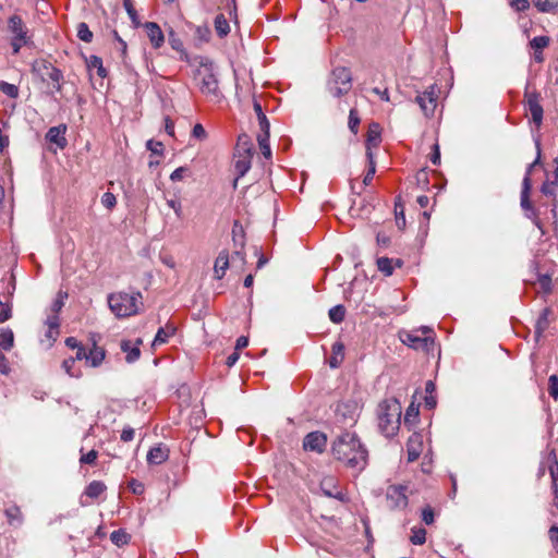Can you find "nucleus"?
<instances>
[{"label": "nucleus", "instance_id": "f257e3e1", "mask_svg": "<svg viewBox=\"0 0 558 558\" xmlns=\"http://www.w3.org/2000/svg\"><path fill=\"white\" fill-rule=\"evenodd\" d=\"M331 452L336 460L356 472L363 471L368 463V451L354 433L339 435L332 442Z\"/></svg>", "mask_w": 558, "mask_h": 558}, {"label": "nucleus", "instance_id": "f03ea898", "mask_svg": "<svg viewBox=\"0 0 558 558\" xmlns=\"http://www.w3.org/2000/svg\"><path fill=\"white\" fill-rule=\"evenodd\" d=\"M377 416L380 432L386 437H391L400 427L401 404L397 399H386L379 403Z\"/></svg>", "mask_w": 558, "mask_h": 558}, {"label": "nucleus", "instance_id": "7ed1b4c3", "mask_svg": "<svg viewBox=\"0 0 558 558\" xmlns=\"http://www.w3.org/2000/svg\"><path fill=\"white\" fill-rule=\"evenodd\" d=\"M141 300V292H117L108 296V304L117 317H129L138 312Z\"/></svg>", "mask_w": 558, "mask_h": 558}, {"label": "nucleus", "instance_id": "20e7f679", "mask_svg": "<svg viewBox=\"0 0 558 558\" xmlns=\"http://www.w3.org/2000/svg\"><path fill=\"white\" fill-rule=\"evenodd\" d=\"M254 146L247 134H241L234 149V169L238 178L243 177L251 169Z\"/></svg>", "mask_w": 558, "mask_h": 558}, {"label": "nucleus", "instance_id": "39448f33", "mask_svg": "<svg viewBox=\"0 0 558 558\" xmlns=\"http://www.w3.org/2000/svg\"><path fill=\"white\" fill-rule=\"evenodd\" d=\"M352 88V73L349 68L336 66L327 80V90L333 97L347 95Z\"/></svg>", "mask_w": 558, "mask_h": 558}, {"label": "nucleus", "instance_id": "423d86ee", "mask_svg": "<svg viewBox=\"0 0 558 558\" xmlns=\"http://www.w3.org/2000/svg\"><path fill=\"white\" fill-rule=\"evenodd\" d=\"M430 331V328L422 327L420 330L401 331L399 337L402 343L412 349L429 351L430 347L434 344V339L427 335Z\"/></svg>", "mask_w": 558, "mask_h": 558}, {"label": "nucleus", "instance_id": "0eeeda50", "mask_svg": "<svg viewBox=\"0 0 558 558\" xmlns=\"http://www.w3.org/2000/svg\"><path fill=\"white\" fill-rule=\"evenodd\" d=\"M525 109L530 112L533 123L539 128L543 123L544 110L541 105V94L538 92H529L525 89Z\"/></svg>", "mask_w": 558, "mask_h": 558}, {"label": "nucleus", "instance_id": "6e6552de", "mask_svg": "<svg viewBox=\"0 0 558 558\" xmlns=\"http://www.w3.org/2000/svg\"><path fill=\"white\" fill-rule=\"evenodd\" d=\"M408 486L405 485H389L386 492V499L389 502L391 510H402L408 506L407 496Z\"/></svg>", "mask_w": 558, "mask_h": 558}, {"label": "nucleus", "instance_id": "1a4fd4ad", "mask_svg": "<svg viewBox=\"0 0 558 558\" xmlns=\"http://www.w3.org/2000/svg\"><path fill=\"white\" fill-rule=\"evenodd\" d=\"M437 88L435 85L430 86L423 94L416 96L415 101L421 107L423 113L428 117L432 116L437 106Z\"/></svg>", "mask_w": 558, "mask_h": 558}, {"label": "nucleus", "instance_id": "9d476101", "mask_svg": "<svg viewBox=\"0 0 558 558\" xmlns=\"http://www.w3.org/2000/svg\"><path fill=\"white\" fill-rule=\"evenodd\" d=\"M320 489L327 497L335 498L340 501H344L345 496L339 485V482L333 476H326L320 481Z\"/></svg>", "mask_w": 558, "mask_h": 558}, {"label": "nucleus", "instance_id": "9b49d317", "mask_svg": "<svg viewBox=\"0 0 558 558\" xmlns=\"http://www.w3.org/2000/svg\"><path fill=\"white\" fill-rule=\"evenodd\" d=\"M201 92L207 96L213 97L218 100L220 98V93L218 88V80L216 75L211 72H206L202 75L199 82Z\"/></svg>", "mask_w": 558, "mask_h": 558}, {"label": "nucleus", "instance_id": "f8f14e48", "mask_svg": "<svg viewBox=\"0 0 558 558\" xmlns=\"http://www.w3.org/2000/svg\"><path fill=\"white\" fill-rule=\"evenodd\" d=\"M327 444V437L320 432H312L304 437L303 448L308 451L323 452Z\"/></svg>", "mask_w": 558, "mask_h": 558}, {"label": "nucleus", "instance_id": "ddd939ff", "mask_svg": "<svg viewBox=\"0 0 558 558\" xmlns=\"http://www.w3.org/2000/svg\"><path fill=\"white\" fill-rule=\"evenodd\" d=\"M423 435L413 433L407 441L408 462L416 461L423 451Z\"/></svg>", "mask_w": 558, "mask_h": 558}, {"label": "nucleus", "instance_id": "4468645a", "mask_svg": "<svg viewBox=\"0 0 558 558\" xmlns=\"http://www.w3.org/2000/svg\"><path fill=\"white\" fill-rule=\"evenodd\" d=\"M550 45L549 36H536L529 41V47L533 51V59L536 63L545 61L544 49Z\"/></svg>", "mask_w": 558, "mask_h": 558}, {"label": "nucleus", "instance_id": "2eb2a0df", "mask_svg": "<svg viewBox=\"0 0 558 558\" xmlns=\"http://www.w3.org/2000/svg\"><path fill=\"white\" fill-rule=\"evenodd\" d=\"M66 125L59 124L57 126H52L46 133V141L54 144L57 148L64 149L68 145V141L65 138Z\"/></svg>", "mask_w": 558, "mask_h": 558}, {"label": "nucleus", "instance_id": "dca6fc26", "mask_svg": "<svg viewBox=\"0 0 558 558\" xmlns=\"http://www.w3.org/2000/svg\"><path fill=\"white\" fill-rule=\"evenodd\" d=\"M381 142V128L379 123L372 122L368 125L367 134H366V155L373 153V148L379 146Z\"/></svg>", "mask_w": 558, "mask_h": 558}, {"label": "nucleus", "instance_id": "f3484780", "mask_svg": "<svg viewBox=\"0 0 558 558\" xmlns=\"http://www.w3.org/2000/svg\"><path fill=\"white\" fill-rule=\"evenodd\" d=\"M4 515L8 524L14 529H20L24 523V514L21 508L15 504H10L4 509Z\"/></svg>", "mask_w": 558, "mask_h": 558}, {"label": "nucleus", "instance_id": "a211bd4d", "mask_svg": "<svg viewBox=\"0 0 558 558\" xmlns=\"http://www.w3.org/2000/svg\"><path fill=\"white\" fill-rule=\"evenodd\" d=\"M144 27L153 47L160 48L165 41V36L160 26L155 22H146Z\"/></svg>", "mask_w": 558, "mask_h": 558}, {"label": "nucleus", "instance_id": "6ab92c4d", "mask_svg": "<svg viewBox=\"0 0 558 558\" xmlns=\"http://www.w3.org/2000/svg\"><path fill=\"white\" fill-rule=\"evenodd\" d=\"M169 448L166 445L159 444L147 453V462L149 464H161L169 458Z\"/></svg>", "mask_w": 558, "mask_h": 558}, {"label": "nucleus", "instance_id": "aec40b11", "mask_svg": "<svg viewBox=\"0 0 558 558\" xmlns=\"http://www.w3.org/2000/svg\"><path fill=\"white\" fill-rule=\"evenodd\" d=\"M142 339H137L134 345L130 340H123L121 342V350L126 353L125 361L128 363H134L140 359V345L142 344Z\"/></svg>", "mask_w": 558, "mask_h": 558}, {"label": "nucleus", "instance_id": "412c9836", "mask_svg": "<svg viewBox=\"0 0 558 558\" xmlns=\"http://www.w3.org/2000/svg\"><path fill=\"white\" fill-rule=\"evenodd\" d=\"M229 264H230L229 254L226 250H223L218 254V256L215 260L214 272H215L216 279L223 278L227 269L229 268Z\"/></svg>", "mask_w": 558, "mask_h": 558}, {"label": "nucleus", "instance_id": "4be33fe9", "mask_svg": "<svg viewBox=\"0 0 558 558\" xmlns=\"http://www.w3.org/2000/svg\"><path fill=\"white\" fill-rule=\"evenodd\" d=\"M44 70H45L44 75L47 76L51 82L54 83L56 92H61V89H62L61 81L63 80V74H62L61 70H59L58 68L53 66L50 63H44Z\"/></svg>", "mask_w": 558, "mask_h": 558}, {"label": "nucleus", "instance_id": "5701e85b", "mask_svg": "<svg viewBox=\"0 0 558 558\" xmlns=\"http://www.w3.org/2000/svg\"><path fill=\"white\" fill-rule=\"evenodd\" d=\"M8 27L9 31L14 35V37H17V39H23L27 37L25 25L19 15H12L9 19Z\"/></svg>", "mask_w": 558, "mask_h": 558}, {"label": "nucleus", "instance_id": "b1692460", "mask_svg": "<svg viewBox=\"0 0 558 558\" xmlns=\"http://www.w3.org/2000/svg\"><path fill=\"white\" fill-rule=\"evenodd\" d=\"M344 359V344L342 341H336L331 348V356L329 359V365L331 368H337L343 362Z\"/></svg>", "mask_w": 558, "mask_h": 558}, {"label": "nucleus", "instance_id": "393cba45", "mask_svg": "<svg viewBox=\"0 0 558 558\" xmlns=\"http://www.w3.org/2000/svg\"><path fill=\"white\" fill-rule=\"evenodd\" d=\"M550 315H551V310L549 307H545L541 312V314H539V316H538V318H537V320L535 323V336H536V338L542 337L543 333L545 332V330L548 328L549 323H550L549 322V316Z\"/></svg>", "mask_w": 558, "mask_h": 558}, {"label": "nucleus", "instance_id": "a878e982", "mask_svg": "<svg viewBox=\"0 0 558 558\" xmlns=\"http://www.w3.org/2000/svg\"><path fill=\"white\" fill-rule=\"evenodd\" d=\"M177 329L173 325H166V327H160L154 338L153 347L161 345L168 342V339L174 336Z\"/></svg>", "mask_w": 558, "mask_h": 558}, {"label": "nucleus", "instance_id": "bb28decb", "mask_svg": "<svg viewBox=\"0 0 558 558\" xmlns=\"http://www.w3.org/2000/svg\"><path fill=\"white\" fill-rule=\"evenodd\" d=\"M107 490V486L101 481H92L84 490V495L90 499H96Z\"/></svg>", "mask_w": 558, "mask_h": 558}, {"label": "nucleus", "instance_id": "cd10ccee", "mask_svg": "<svg viewBox=\"0 0 558 558\" xmlns=\"http://www.w3.org/2000/svg\"><path fill=\"white\" fill-rule=\"evenodd\" d=\"M105 350L94 344L93 348L88 351L86 363L92 367H98L105 360Z\"/></svg>", "mask_w": 558, "mask_h": 558}, {"label": "nucleus", "instance_id": "c85d7f7f", "mask_svg": "<svg viewBox=\"0 0 558 558\" xmlns=\"http://www.w3.org/2000/svg\"><path fill=\"white\" fill-rule=\"evenodd\" d=\"M530 191H531V179L529 178V173H525V177L522 182V191H521V207L524 211L534 207L530 201Z\"/></svg>", "mask_w": 558, "mask_h": 558}, {"label": "nucleus", "instance_id": "c756f323", "mask_svg": "<svg viewBox=\"0 0 558 558\" xmlns=\"http://www.w3.org/2000/svg\"><path fill=\"white\" fill-rule=\"evenodd\" d=\"M232 242L234 248L245 247V232L239 221H234L232 227Z\"/></svg>", "mask_w": 558, "mask_h": 558}, {"label": "nucleus", "instance_id": "7c9ffc66", "mask_svg": "<svg viewBox=\"0 0 558 558\" xmlns=\"http://www.w3.org/2000/svg\"><path fill=\"white\" fill-rule=\"evenodd\" d=\"M14 347V333L10 328H0V350L10 351Z\"/></svg>", "mask_w": 558, "mask_h": 558}, {"label": "nucleus", "instance_id": "2f4dec72", "mask_svg": "<svg viewBox=\"0 0 558 558\" xmlns=\"http://www.w3.org/2000/svg\"><path fill=\"white\" fill-rule=\"evenodd\" d=\"M544 463L548 469L551 481H558V458L554 449L548 452Z\"/></svg>", "mask_w": 558, "mask_h": 558}, {"label": "nucleus", "instance_id": "473e14b6", "mask_svg": "<svg viewBox=\"0 0 558 558\" xmlns=\"http://www.w3.org/2000/svg\"><path fill=\"white\" fill-rule=\"evenodd\" d=\"M253 108L258 119L260 133H269L270 124L263 111L262 105L257 100H254Z\"/></svg>", "mask_w": 558, "mask_h": 558}, {"label": "nucleus", "instance_id": "72a5a7b5", "mask_svg": "<svg viewBox=\"0 0 558 558\" xmlns=\"http://www.w3.org/2000/svg\"><path fill=\"white\" fill-rule=\"evenodd\" d=\"M86 65L89 71L96 70L99 77L105 78L107 76V70L102 65L101 58L97 56H90L86 59Z\"/></svg>", "mask_w": 558, "mask_h": 558}, {"label": "nucleus", "instance_id": "f704fd0d", "mask_svg": "<svg viewBox=\"0 0 558 558\" xmlns=\"http://www.w3.org/2000/svg\"><path fill=\"white\" fill-rule=\"evenodd\" d=\"M533 4L543 13H555L558 9V0H533Z\"/></svg>", "mask_w": 558, "mask_h": 558}, {"label": "nucleus", "instance_id": "c9c22d12", "mask_svg": "<svg viewBox=\"0 0 558 558\" xmlns=\"http://www.w3.org/2000/svg\"><path fill=\"white\" fill-rule=\"evenodd\" d=\"M214 24H215V31L220 38H222L229 34L230 26H229V23L223 14H218L215 17Z\"/></svg>", "mask_w": 558, "mask_h": 558}, {"label": "nucleus", "instance_id": "e433bc0d", "mask_svg": "<svg viewBox=\"0 0 558 558\" xmlns=\"http://www.w3.org/2000/svg\"><path fill=\"white\" fill-rule=\"evenodd\" d=\"M111 542L118 547H122L130 542V535L124 530H116L110 534Z\"/></svg>", "mask_w": 558, "mask_h": 558}, {"label": "nucleus", "instance_id": "4c0bfd02", "mask_svg": "<svg viewBox=\"0 0 558 558\" xmlns=\"http://www.w3.org/2000/svg\"><path fill=\"white\" fill-rule=\"evenodd\" d=\"M329 319L335 324H340L345 317V307L341 304L336 305L329 310Z\"/></svg>", "mask_w": 558, "mask_h": 558}, {"label": "nucleus", "instance_id": "58836bf2", "mask_svg": "<svg viewBox=\"0 0 558 558\" xmlns=\"http://www.w3.org/2000/svg\"><path fill=\"white\" fill-rule=\"evenodd\" d=\"M257 142L259 144L264 157L269 159L271 157V149L269 146V133H259L257 135Z\"/></svg>", "mask_w": 558, "mask_h": 558}, {"label": "nucleus", "instance_id": "ea45409f", "mask_svg": "<svg viewBox=\"0 0 558 558\" xmlns=\"http://www.w3.org/2000/svg\"><path fill=\"white\" fill-rule=\"evenodd\" d=\"M393 260L388 257H379L377 258V268L380 270L385 276H391L393 272Z\"/></svg>", "mask_w": 558, "mask_h": 558}, {"label": "nucleus", "instance_id": "a19ab883", "mask_svg": "<svg viewBox=\"0 0 558 558\" xmlns=\"http://www.w3.org/2000/svg\"><path fill=\"white\" fill-rule=\"evenodd\" d=\"M367 160H368V169H367V172L364 177V180H363V184L364 185H368L372 180H373V177L376 172V162H375V159H374V154L373 153H369L367 154Z\"/></svg>", "mask_w": 558, "mask_h": 558}, {"label": "nucleus", "instance_id": "79ce46f5", "mask_svg": "<svg viewBox=\"0 0 558 558\" xmlns=\"http://www.w3.org/2000/svg\"><path fill=\"white\" fill-rule=\"evenodd\" d=\"M360 122L361 119L359 117L357 110L355 108H352L349 112L348 126L353 134H357Z\"/></svg>", "mask_w": 558, "mask_h": 558}, {"label": "nucleus", "instance_id": "37998d69", "mask_svg": "<svg viewBox=\"0 0 558 558\" xmlns=\"http://www.w3.org/2000/svg\"><path fill=\"white\" fill-rule=\"evenodd\" d=\"M74 364H75V359H72V357L65 359L62 362V368L69 376L74 377V378H80L82 373H81V371H76L74 368Z\"/></svg>", "mask_w": 558, "mask_h": 558}, {"label": "nucleus", "instance_id": "c03bdc74", "mask_svg": "<svg viewBox=\"0 0 558 558\" xmlns=\"http://www.w3.org/2000/svg\"><path fill=\"white\" fill-rule=\"evenodd\" d=\"M410 541L414 545H423L426 542V530L423 527H413Z\"/></svg>", "mask_w": 558, "mask_h": 558}, {"label": "nucleus", "instance_id": "a18cd8bd", "mask_svg": "<svg viewBox=\"0 0 558 558\" xmlns=\"http://www.w3.org/2000/svg\"><path fill=\"white\" fill-rule=\"evenodd\" d=\"M0 90L10 98H17L19 96V87L4 81L0 82Z\"/></svg>", "mask_w": 558, "mask_h": 558}, {"label": "nucleus", "instance_id": "49530a36", "mask_svg": "<svg viewBox=\"0 0 558 558\" xmlns=\"http://www.w3.org/2000/svg\"><path fill=\"white\" fill-rule=\"evenodd\" d=\"M77 37L85 41L90 43L93 39V33L89 31V27L86 23H80L77 26Z\"/></svg>", "mask_w": 558, "mask_h": 558}, {"label": "nucleus", "instance_id": "de8ad7c7", "mask_svg": "<svg viewBox=\"0 0 558 558\" xmlns=\"http://www.w3.org/2000/svg\"><path fill=\"white\" fill-rule=\"evenodd\" d=\"M537 283L539 286V289L544 292V293H549L551 291V278L550 276L548 275H542V274H538L537 275Z\"/></svg>", "mask_w": 558, "mask_h": 558}, {"label": "nucleus", "instance_id": "09e8293b", "mask_svg": "<svg viewBox=\"0 0 558 558\" xmlns=\"http://www.w3.org/2000/svg\"><path fill=\"white\" fill-rule=\"evenodd\" d=\"M98 458V452L94 449L88 451L87 453H83V449H81L80 463L81 464H95Z\"/></svg>", "mask_w": 558, "mask_h": 558}, {"label": "nucleus", "instance_id": "8fccbe9b", "mask_svg": "<svg viewBox=\"0 0 558 558\" xmlns=\"http://www.w3.org/2000/svg\"><path fill=\"white\" fill-rule=\"evenodd\" d=\"M123 7H124L125 11L128 12L131 21L136 26H138L140 25V19H138L136 10L133 7L132 0H123Z\"/></svg>", "mask_w": 558, "mask_h": 558}, {"label": "nucleus", "instance_id": "3c124183", "mask_svg": "<svg viewBox=\"0 0 558 558\" xmlns=\"http://www.w3.org/2000/svg\"><path fill=\"white\" fill-rule=\"evenodd\" d=\"M548 393L555 400L558 399V376L550 375L548 378Z\"/></svg>", "mask_w": 558, "mask_h": 558}, {"label": "nucleus", "instance_id": "603ef678", "mask_svg": "<svg viewBox=\"0 0 558 558\" xmlns=\"http://www.w3.org/2000/svg\"><path fill=\"white\" fill-rule=\"evenodd\" d=\"M101 204L111 210L117 205V198L114 194L111 192L104 193L101 196Z\"/></svg>", "mask_w": 558, "mask_h": 558}, {"label": "nucleus", "instance_id": "864d4df0", "mask_svg": "<svg viewBox=\"0 0 558 558\" xmlns=\"http://www.w3.org/2000/svg\"><path fill=\"white\" fill-rule=\"evenodd\" d=\"M418 416V408H416L414 404H411L405 412L404 415V424H411L414 422Z\"/></svg>", "mask_w": 558, "mask_h": 558}, {"label": "nucleus", "instance_id": "5fc2aeb1", "mask_svg": "<svg viewBox=\"0 0 558 558\" xmlns=\"http://www.w3.org/2000/svg\"><path fill=\"white\" fill-rule=\"evenodd\" d=\"M422 520L427 525H430L434 523L435 513H434V509L430 506H426L425 508H423Z\"/></svg>", "mask_w": 558, "mask_h": 558}, {"label": "nucleus", "instance_id": "6e6d98bb", "mask_svg": "<svg viewBox=\"0 0 558 558\" xmlns=\"http://www.w3.org/2000/svg\"><path fill=\"white\" fill-rule=\"evenodd\" d=\"M146 146L147 149L151 151V156H160L162 154L163 145L161 142H155L150 140L147 142Z\"/></svg>", "mask_w": 558, "mask_h": 558}, {"label": "nucleus", "instance_id": "4d7b16f0", "mask_svg": "<svg viewBox=\"0 0 558 558\" xmlns=\"http://www.w3.org/2000/svg\"><path fill=\"white\" fill-rule=\"evenodd\" d=\"M192 136L196 140L204 141L207 137V132L201 123L194 125Z\"/></svg>", "mask_w": 558, "mask_h": 558}, {"label": "nucleus", "instance_id": "13d9d810", "mask_svg": "<svg viewBox=\"0 0 558 558\" xmlns=\"http://www.w3.org/2000/svg\"><path fill=\"white\" fill-rule=\"evenodd\" d=\"M524 214H525V217L531 219L533 221V223L538 229H542V222H541L539 217H538V211L534 207H532L529 210L524 211Z\"/></svg>", "mask_w": 558, "mask_h": 558}, {"label": "nucleus", "instance_id": "bf43d9fd", "mask_svg": "<svg viewBox=\"0 0 558 558\" xmlns=\"http://www.w3.org/2000/svg\"><path fill=\"white\" fill-rule=\"evenodd\" d=\"M129 488L132 490L133 494L135 495H142L145 490V487L144 485L135 480V478H132L129 484H128Z\"/></svg>", "mask_w": 558, "mask_h": 558}, {"label": "nucleus", "instance_id": "052dcab7", "mask_svg": "<svg viewBox=\"0 0 558 558\" xmlns=\"http://www.w3.org/2000/svg\"><path fill=\"white\" fill-rule=\"evenodd\" d=\"M231 260L233 264L239 262L240 266H243L245 264L244 248H234L231 255Z\"/></svg>", "mask_w": 558, "mask_h": 558}, {"label": "nucleus", "instance_id": "680f3d73", "mask_svg": "<svg viewBox=\"0 0 558 558\" xmlns=\"http://www.w3.org/2000/svg\"><path fill=\"white\" fill-rule=\"evenodd\" d=\"M548 537L553 544L555 551L558 554V526H550L548 531Z\"/></svg>", "mask_w": 558, "mask_h": 558}, {"label": "nucleus", "instance_id": "e2e57ef3", "mask_svg": "<svg viewBox=\"0 0 558 558\" xmlns=\"http://www.w3.org/2000/svg\"><path fill=\"white\" fill-rule=\"evenodd\" d=\"M510 5L517 12H523L530 8V2L527 0H511Z\"/></svg>", "mask_w": 558, "mask_h": 558}, {"label": "nucleus", "instance_id": "0e129e2a", "mask_svg": "<svg viewBox=\"0 0 558 558\" xmlns=\"http://www.w3.org/2000/svg\"><path fill=\"white\" fill-rule=\"evenodd\" d=\"M134 435H135L134 428H132L130 426H126V427H124L122 429V433L120 435V439L123 442H129V441H132L134 439Z\"/></svg>", "mask_w": 558, "mask_h": 558}, {"label": "nucleus", "instance_id": "69168bd1", "mask_svg": "<svg viewBox=\"0 0 558 558\" xmlns=\"http://www.w3.org/2000/svg\"><path fill=\"white\" fill-rule=\"evenodd\" d=\"M189 169L186 167H179L171 173L170 179L173 182L181 181Z\"/></svg>", "mask_w": 558, "mask_h": 558}, {"label": "nucleus", "instance_id": "338daca9", "mask_svg": "<svg viewBox=\"0 0 558 558\" xmlns=\"http://www.w3.org/2000/svg\"><path fill=\"white\" fill-rule=\"evenodd\" d=\"M60 329L54 327H47V331L45 333V337L47 338L49 344L51 345L59 336Z\"/></svg>", "mask_w": 558, "mask_h": 558}, {"label": "nucleus", "instance_id": "774afa93", "mask_svg": "<svg viewBox=\"0 0 558 558\" xmlns=\"http://www.w3.org/2000/svg\"><path fill=\"white\" fill-rule=\"evenodd\" d=\"M555 187H556V184H554L550 181H546V182L543 183L541 191H542V193L544 195L555 196V194H556L555 193Z\"/></svg>", "mask_w": 558, "mask_h": 558}]
</instances>
